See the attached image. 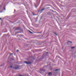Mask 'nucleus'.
Segmentation results:
<instances>
[{
	"label": "nucleus",
	"mask_w": 76,
	"mask_h": 76,
	"mask_svg": "<svg viewBox=\"0 0 76 76\" xmlns=\"http://www.w3.org/2000/svg\"><path fill=\"white\" fill-rule=\"evenodd\" d=\"M24 63H26L27 64H31V62H28L27 61H24Z\"/></svg>",
	"instance_id": "f257e3e1"
},
{
	"label": "nucleus",
	"mask_w": 76,
	"mask_h": 76,
	"mask_svg": "<svg viewBox=\"0 0 76 76\" xmlns=\"http://www.w3.org/2000/svg\"><path fill=\"white\" fill-rule=\"evenodd\" d=\"M48 75H52V73L51 72H50L48 73Z\"/></svg>",
	"instance_id": "f03ea898"
},
{
	"label": "nucleus",
	"mask_w": 76,
	"mask_h": 76,
	"mask_svg": "<svg viewBox=\"0 0 76 76\" xmlns=\"http://www.w3.org/2000/svg\"><path fill=\"white\" fill-rule=\"evenodd\" d=\"M45 10V8H43L41 10V11H43V10Z\"/></svg>",
	"instance_id": "7ed1b4c3"
},
{
	"label": "nucleus",
	"mask_w": 76,
	"mask_h": 76,
	"mask_svg": "<svg viewBox=\"0 0 76 76\" xmlns=\"http://www.w3.org/2000/svg\"><path fill=\"white\" fill-rule=\"evenodd\" d=\"M18 68H19V67H15L14 68V69H18Z\"/></svg>",
	"instance_id": "20e7f679"
},
{
	"label": "nucleus",
	"mask_w": 76,
	"mask_h": 76,
	"mask_svg": "<svg viewBox=\"0 0 76 76\" xmlns=\"http://www.w3.org/2000/svg\"><path fill=\"white\" fill-rule=\"evenodd\" d=\"M58 70H59L58 69H56L55 70V71H58Z\"/></svg>",
	"instance_id": "39448f33"
},
{
	"label": "nucleus",
	"mask_w": 76,
	"mask_h": 76,
	"mask_svg": "<svg viewBox=\"0 0 76 76\" xmlns=\"http://www.w3.org/2000/svg\"><path fill=\"white\" fill-rule=\"evenodd\" d=\"M71 48L72 49H73V48H75L74 47H72Z\"/></svg>",
	"instance_id": "423d86ee"
},
{
	"label": "nucleus",
	"mask_w": 76,
	"mask_h": 76,
	"mask_svg": "<svg viewBox=\"0 0 76 76\" xmlns=\"http://www.w3.org/2000/svg\"><path fill=\"white\" fill-rule=\"evenodd\" d=\"M18 76H23V75H19Z\"/></svg>",
	"instance_id": "0eeeda50"
},
{
	"label": "nucleus",
	"mask_w": 76,
	"mask_h": 76,
	"mask_svg": "<svg viewBox=\"0 0 76 76\" xmlns=\"http://www.w3.org/2000/svg\"><path fill=\"white\" fill-rule=\"evenodd\" d=\"M13 53H11L10 54V55H13Z\"/></svg>",
	"instance_id": "6e6552de"
},
{
	"label": "nucleus",
	"mask_w": 76,
	"mask_h": 76,
	"mask_svg": "<svg viewBox=\"0 0 76 76\" xmlns=\"http://www.w3.org/2000/svg\"><path fill=\"white\" fill-rule=\"evenodd\" d=\"M69 42H70L71 43H72V42L69 41Z\"/></svg>",
	"instance_id": "1a4fd4ad"
},
{
	"label": "nucleus",
	"mask_w": 76,
	"mask_h": 76,
	"mask_svg": "<svg viewBox=\"0 0 76 76\" xmlns=\"http://www.w3.org/2000/svg\"><path fill=\"white\" fill-rule=\"evenodd\" d=\"M19 50H17V52H18V51H19Z\"/></svg>",
	"instance_id": "9d476101"
},
{
	"label": "nucleus",
	"mask_w": 76,
	"mask_h": 76,
	"mask_svg": "<svg viewBox=\"0 0 76 76\" xmlns=\"http://www.w3.org/2000/svg\"><path fill=\"white\" fill-rule=\"evenodd\" d=\"M29 32L32 34V33L31 32V31H29Z\"/></svg>",
	"instance_id": "9b49d317"
},
{
	"label": "nucleus",
	"mask_w": 76,
	"mask_h": 76,
	"mask_svg": "<svg viewBox=\"0 0 76 76\" xmlns=\"http://www.w3.org/2000/svg\"><path fill=\"white\" fill-rule=\"evenodd\" d=\"M10 67H11V68H12V66H10Z\"/></svg>",
	"instance_id": "f8f14e48"
},
{
	"label": "nucleus",
	"mask_w": 76,
	"mask_h": 76,
	"mask_svg": "<svg viewBox=\"0 0 76 76\" xmlns=\"http://www.w3.org/2000/svg\"><path fill=\"white\" fill-rule=\"evenodd\" d=\"M55 34L56 35H57V34H56V33H55Z\"/></svg>",
	"instance_id": "ddd939ff"
},
{
	"label": "nucleus",
	"mask_w": 76,
	"mask_h": 76,
	"mask_svg": "<svg viewBox=\"0 0 76 76\" xmlns=\"http://www.w3.org/2000/svg\"><path fill=\"white\" fill-rule=\"evenodd\" d=\"M4 10H6V8H4Z\"/></svg>",
	"instance_id": "4468645a"
},
{
	"label": "nucleus",
	"mask_w": 76,
	"mask_h": 76,
	"mask_svg": "<svg viewBox=\"0 0 76 76\" xmlns=\"http://www.w3.org/2000/svg\"><path fill=\"white\" fill-rule=\"evenodd\" d=\"M0 19L1 20V18H0Z\"/></svg>",
	"instance_id": "2eb2a0df"
},
{
	"label": "nucleus",
	"mask_w": 76,
	"mask_h": 76,
	"mask_svg": "<svg viewBox=\"0 0 76 76\" xmlns=\"http://www.w3.org/2000/svg\"><path fill=\"white\" fill-rule=\"evenodd\" d=\"M33 15H34V14H33Z\"/></svg>",
	"instance_id": "dca6fc26"
},
{
	"label": "nucleus",
	"mask_w": 76,
	"mask_h": 76,
	"mask_svg": "<svg viewBox=\"0 0 76 76\" xmlns=\"http://www.w3.org/2000/svg\"><path fill=\"white\" fill-rule=\"evenodd\" d=\"M3 66L2 65H1V66Z\"/></svg>",
	"instance_id": "f3484780"
}]
</instances>
